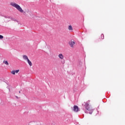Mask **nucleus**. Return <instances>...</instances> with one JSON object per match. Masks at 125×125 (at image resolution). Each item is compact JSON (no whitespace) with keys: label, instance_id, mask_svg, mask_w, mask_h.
I'll return each instance as SVG.
<instances>
[{"label":"nucleus","instance_id":"nucleus-4","mask_svg":"<svg viewBox=\"0 0 125 125\" xmlns=\"http://www.w3.org/2000/svg\"><path fill=\"white\" fill-rule=\"evenodd\" d=\"M28 125H42L41 124V122L37 121V122H29Z\"/></svg>","mask_w":125,"mask_h":125},{"label":"nucleus","instance_id":"nucleus-9","mask_svg":"<svg viewBox=\"0 0 125 125\" xmlns=\"http://www.w3.org/2000/svg\"><path fill=\"white\" fill-rule=\"evenodd\" d=\"M8 18L9 19H10L12 21H16L17 22H18V23H19V21H16V20H15V18H12V17H8Z\"/></svg>","mask_w":125,"mask_h":125},{"label":"nucleus","instance_id":"nucleus-10","mask_svg":"<svg viewBox=\"0 0 125 125\" xmlns=\"http://www.w3.org/2000/svg\"><path fill=\"white\" fill-rule=\"evenodd\" d=\"M26 61H27V62L29 64V66H32L33 64L32 63V62H31V61L29 60V59Z\"/></svg>","mask_w":125,"mask_h":125},{"label":"nucleus","instance_id":"nucleus-14","mask_svg":"<svg viewBox=\"0 0 125 125\" xmlns=\"http://www.w3.org/2000/svg\"><path fill=\"white\" fill-rule=\"evenodd\" d=\"M2 39H3V37L2 35H0V40H1Z\"/></svg>","mask_w":125,"mask_h":125},{"label":"nucleus","instance_id":"nucleus-2","mask_svg":"<svg viewBox=\"0 0 125 125\" xmlns=\"http://www.w3.org/2000/svg\"><path fill=\"white\" fill-rule=\"evenodd\" d=\"M83 106H84L85 107V109L87 110V111H90L89 112V114L91 115L92 114V112H93V109L91 108V107H89V104L87 103H84L83 104Z\"/></svg>","mask_w":125,"mask_h":125},{"label":"nucleus","instance_id":"nucleus-13","mask_svg":"<svg viewBox=\"0 0 125 125\" xmlns=\"http://www.w3.org/2000/svg\"><path fill=\"white\" fill-rule=\"evenodd\" d=\"M101 39L102 40H104V34L101 35Z\"/></svg>","mask_w":125,"mask_h":125},{"label":"nucleus","instance_id":"nucleus-11","mask_svg":"<svg viewBox=\"0 0 125 125\" xmlns=\"http://www.w3.org/2000/svg\"><path fill=\"white\" fill-rule=\"evenodd\" d=\"M68 30L69 31H71V32L73 31V27L72 26V25H69V26H68Z\"/></svg>","mask_w":125,"mask_h":125},{"label":"nucleus","instance_id":"nucleus-8","mask_svg":"<svg viewBox=\"0 0 125 125\" xmlns=\"http://www.w3.org/2000/svg\"><path fill=\"white\" fill-rule=\"evenodd\" d=\"M22 58L25 61H27V60H28L29 59V58H28V56H27V55H23Z\"/></svg>","mask_w":125,"mask_h":125},{"label":"nucleus","instance_id":"nucleus-6","mask_svg":"<svg viewBox=\"0 0 125 125\" xmlns=\"http://www.w3.org/2000/svg\"><path fill=\"white\" fill-rule=\"evenodd\" d=\"M19 71V70H13L11 72V73L12 74V75H15V74H18Z\"/></svg>","mask_w":125,"mask_h":125},{"label":"nucleus","instance_id":"nucleus-3","mask_svg":"<svg viewBox=\"0 0 125 125\" xmlns=\"http://www.w3.org/2000/svg\"><path fill=\"white\" fill-rule=\"evenodd\" d=\"M58 57L60 59H61V63L62 64H65V60H63L64 59V56L62 53H60L58 55Z\"/></svg>","mask_w":125,"mask_h":125},{"label":"nucleus","instance_id":"nucleus-5","mask_svg":"<svg viewBox=\"0 0 125 125\" xmlns=\"http://www.w3.org/2000/svg\"><path fill=\"white\" fill-rule=\"evenodd\" d=\"M75 43V42L72 41L69 42V44L71 47H74Z\"/></svg>","mask_w":125,"mask_h":125},{"label":"nucleus","instance_id":"nucleus-15","mask_svg":"<svg viewBox=\"0 0 125 125\" xmlns=\"http://www.w3.org/2000/svg\"><path fill=\"white\" fill-rule=\"evenodd\" d=\"M20 92H20V91H19V93H20Z\"/></svg>","mask_w":125,"mask_h":125},{"label":"nucleus","instance_id":"nucleus-7","mask_svg":"<svg viewBox=\"0 0 125 125\" xmlns=\"http://www.w3.org/2000/svg\"><path fill=\"white\" fill-rule=\"evenodd\" d=\"M73 111H74V112H78V111H79V107L77 105H74L73 107Z\"/></svg>","mask_w":125,"mask_h":125},{"label":"nucleus","instance_id":"nucleus-12","mask_svg":"<svg viewBox=\"0 0 125 125\" xmlns=\"http://www.w3.org/2000/svg\"><path fill=\"white\" fill-rule=\"evenodd\" d=\"M3 63H4V64H5V65H9V63H8V62L7 61H4Z\"/></svg>","mask_w":125,"mask_h":125},{"label":"nucleus","instance_id":"nucleus-1","mask_svg":"<svg viewBox=\"0 0 125 125\" xmlns=\"http://www.w3.org/2000/svg\"><path fill=\"white\" fill-rule=\"evenodd\" d=\"M10 4L13 7H15V8H16L17 10L19 11L20 12H21V13H23V12L24 11L23 9H22V8H21L20 5H18V4H17L16 3L12 2H11Z\"/></svg>","mask_w":125,"mask_h":125}]
</instances>
